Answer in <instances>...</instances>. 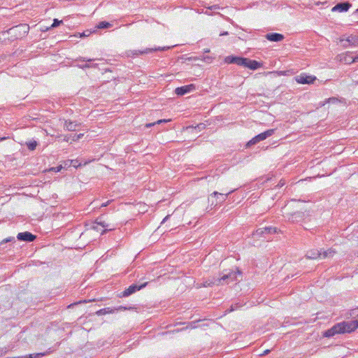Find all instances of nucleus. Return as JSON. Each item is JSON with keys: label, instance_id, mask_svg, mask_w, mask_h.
Masks as SVG:
<instances>
[{"label": "nucleus", "instance_id": "obj_1", "mask_svg": "<svg viewBox=\"0 0 358 358\" xmlns=\"http://www.w3.org/2000/svg\"><path fill=\"white\" fill-rule=\"evenodd\" d=\"M236 273L241 275V272L237 270L236 272H227L226 273H223V275L220 278H213V280H208L203 282V287H208L213 285H220L223 284H228L230 282L234 281L236 280Z\"/></svg>", "mask_w": 358, "mask_h": 358}, {"label": "nucleus", "instance_id": "obj_2", "mask_svg": "<svg viewBox=\"0 0 358 358\" xmlns=\"http://www.w3.org/2000/svg\"><path fill=\"white\" fill-rule=\"evenodd\" d=\"M29 31V26L27 24H20L9 29L10 39L16 40L27 36Z\"/></svg>", "mask_w": 358, "mask_h": 358}, {"label": "nucleus", "instance_id": "obj_3", "mask_svg": "<svg viewBox=\"0 0 358 358\" xmlns=\"http://www.w3.org/2000/svg\"><path fill=\"white\" fill-rule=\"evenodd\" d=\"M341 327V334L350 333L358 328V320H351L338 323Z\"/></svg>", "mask_w": 358, "mask_h": 358}, {"label": "nucleus", "instance_id": "obj_4", "mask_svg": "<svg viewBox=\"0 0 358 358\" xmlns=\"http://www.w3.org/2000/svg\"><path fill=\"white\" fill-rule=\"evenodd\" d=\"M247 58L238 56H227L224 58V62L227 64H235L241 66H244L246 64Z\"/></svg>", "mask_w": 358, "mask_h": 358}, {"label": "nucleus", "instance_id": "obj_5", "mask_svg": "<svg viewBox=\"0 0 358 358\" xmlns=\"http://www.w3.org/2000/svg\"><path fill=\"white\" fill-rule=\"evenodd\" d=\"M148 283V282H145L140 285H138L136 284H133V285H130L127 289H126L122 293V296H124V297L129 296V295H131V294L135 293L136 292L141 290V289L146 287Z\"/></svg>", "mask_w": 358, "mask_h": 358}, {"label": "nucleus", "instance_id": "obj_6", "mask_svg": "<svg viewBox=\"0 0 358 358\" xmlns=\"http://www.w3.org/2000/svg\"><path fill=\"white\" fill-rule=\"evenodd\" d=\"M196 89V87L194 84H190L187 85H184L182 87H177L175 90V93L177 95L182 96L187 93H189L194 91Z\"/></svg>", "mask_w": 358, "mask_h": 358}, {"label": "nucleus", "instance_id": "obj_7", "mask_svg": "<svg viewBox=\"0 0 358 358\" xmlns=\"http://www.w3.org/2000/svg\"><path fill=\"white\" fill-rule=\"evenodd\" d=\"M295 80L300 84H310L316 80L315 76H308L306 74H301L295 77Z\"/></svg>", "mask_w": 358, "mask_h": 358}, {"label": "nucleus", "instance_id": "obj_8", "mask_svg": "<svg viewBox=\"0 0 358 358\" xmlns=\"http://www.w3.org/2000/svg\"><path fill=\"white\" fill-rule=\"evenodd\" d=\"M17 238L19 241L32 242L36 238V236L32 234L31 232L24 231L19 233L17 236Z\"/></svg>", "mask_w": 358, "mask_h": 358}, {"label": "nucleus", "instance_id": "obj_9", "mask_svg": "<svg viewBox=\"0 0 358 358\" xmlns=\"http://www.w3.org/2000/svg\"><path fill=\"white\" fill-rule=\"evenodd\" d=\"M235 189L229 191L228 193L226 194H222L219 193L217 192H213L210 196L216 197V202L215 203V206H217L218 204H220L223 203L227 198L228 195L233 192Z\"/></svg>", "mask_w": 358, "mask_h": 358}, {"label": "nucleus", "instance_id": "obj_10", "mask_svg": "<svg viewBox=\"0 0 358 358\" xmlns=\"http://www.w3.org/2000/svg\"><path fill=\"white\" fill-rule=\"evenodd\" d=\"M352 6V4L349 3L348 1L346 2H341L337 3L335 6H334L331 9L332 12H346L348 11L350 8Z\"/></svg>", "mask_w": 358, "mask_h": 358}, {"label": "nucleus", "instance_id": "obj_11", "mask_svg": "<svg viewBox=\"0 0 358 358\" xmlns=\"http://www.w3.org/2000/svg\"><path fill=\"white\" fill-rule=\"evenodd\" d=\"M94 59H86L85 57H79L76 59V61H82V62H86L85 64H78V66L80 69H87V68H96L97 66L96 64H91V62H92Z\"/></svg>", "mask_w": 358, "mask_h": 358}, {"label": "nucleus", "instance_id": "obj_12", "mask_svg": "<svg viewBox=\"0 0 358 358\" xmlns=\"http://www.w3.org/2000/svg\"><path fill=\"white\" fill-rule=\"evenodd\" d=\"M337 334H341V327L340 325H338V324H335L331 329L327 330L324 333V336L329 338L334 336Z\"/></svg>", "mask_w": 358, "mask_h": 358}, {"label": "nucleus", "instance_id": "obj_13", "mask_svg": "<svg viewBox=\"0 0 358 358\" xmlns=\"http://www.w3.org/2000/svg\"><path fill=\"white\" fill-rule=\"evenodd\" d=\"M266 38L270 41L279 42L284 39V36L278 33H269L266 35Z\"/></svg>", "mask_w": 358, "mask_h": 358}, {"label": "nucleus", "instance_id": "obj_14", "mask_svg": "<svg viewBox=\"0 0 358 358\" xmlns=\"http://www.w3.org/2000/svg\"><path fill=\"white\" fill-rule=\"evenodd\" d=\"M262 64L256 61V60H252L249 58H247L246 64L245 65V67H247L251 70H256L260 67H262Z\"/></svg>", "mask_w": 358, "mask_h": 358}, {"label": "nucleus", "instance_id": "obj_15", "mask_svg": "<svg viewBox=\"0 0 358 358\" xmlns=\"http://www.w3.org/2000/svg\"><path fill=\"white\" fill-rule=\"evenodd\" d=\"M304 213L298 211L291 214L289 217H288V219L292 222H297L302 220L304 218Z\"/></svg>", "mask_w": 358, "mask_h": 358}, {"label": "nucleus", "instance_id": "obj_16", "mask_svg": "<svg viewBox=\"0 0 358 358\" xmlns=\"http://www.w3.org/2000/svg\"><path fill=\"white\" fill-rule=\"evenodd\" d=\"M322 255V253L316 249L310 250L307 252L306 257L309 259H316Z\"/></svg>", "mask_w": 358, "mask_h": 358}, {"label": "nucleus", "instance_id": "obj_17", "mask_svg": "<svg viewBox=\"0 0 358 358\" xmlns=\"http://www.w3.org/2000/svg\"><path fill=\"white\" fill-rule=\"evenodd\" d=\"M274 134V129H268L263 133H261L258 135H257V138H258V141L260 142L262 141L265 140L268 137L272 136Z\"/></svg>", "mask_w": 358, "mask_h": 358}, {"label": "nucleus", "instance_id": "obj_18", "mask_svg": "<svg viewBox=\"0 0 358 358\" xmlns=\"http://www.w3.org/2000/svg\"><path fill=\"white\" fill-rule=\"evenodd\" d=\"M80 126V124H77L74 122H72L71 120H66L64 124V127L68 131H76L77 129V127Z\"/></svg>", "mask_w": 358, "mask_h": 358}, {"label": "nucleus", "instance_id": "obj_19", "mask_svg": "<svg viewBox=\"0 0 358 358\" xmlns=\"http://www.w3.org/2000/svg\"><path fill=\"white\" fill-rule=\"evenodd\" d=\"M6 41H13L10 39V33L9 32V29L0 32V42H6Z\"/></svg>", "mask_w": 358, "mask_h": 358}, {"label": "nucleus", "instance_id": "obj_20", "mask_svg": "<svg viewBox=\"0 0 358 358\" xmlns=\"http://www.w3.org/2000/svg\"><path fill=\"white\" fill-rule=\"evenodd\" d=\"M345 41L348 43V45H343V47L348 48L349 46L355 45L358 43V38L353 36H348Z\"/></svg>", "mask_w": 358, "mask_h": 358}, {"label": "nucleus", "instance_id": "obj_21", "mask_svg": "<svg viewBox=\"0 0 358 358\" xmlns=\"http://www.w3.org/2000/svg\"><path fill=\"white\" fill-rule=\"evenodd\" d=\"M170 47H157V48H146L145 50H143V51H138L139 52V54H147V53H150V52H155V51H157V50H167V49H169Z\"/></svg>", "mask_w": 358, "mask_h": 358}, {"label": "nucleus", "instance_id": "obj_22", "mask_svg": "<svg viewBox=\"0 0 358 358\" xmlns=\"http://www.w3.org/2000/svg\"><path fill=\"white\" fill-rule=\"evenodd\" d=\"M26 145L29 150H34L38 145L36 141H29L26 143Z\"/></svg>", "mask_w": 358, "mask_h": 358}, {"label": "nucleus", "instance_id": "obj_23", "mask_svg": "<svg viewBox=\"0 0 358 358\" xmlns=\"http://www.w3.org/2000/svg\"><path fill=\"white\" fill-rule=\"evenodd\" d=\"M265 234H275L278 232V229L273 227H264Z\"/></svg>", "mask_w": 358, "mask_h": 358}, {"label": "nucleus", "instance_id": "obj_24", "mask_svg": "<svg viewBox=\"0 0 358 358\" xmlns=\"http://www.w3.org/2000/svg\"><path fill=\"white\" fill-rule=\"evenodd\" d=\"M52 352V351L50 350V348L44 352H40V353H35V354H31L33 356V358H39V357H42L43 356H45V355H50V353Z\"/></svg>", "mask_w": 358, "mask_h": 358}, {"label": "nucleus", "instance_id": "obj_25", "mask_svg": "<svg viewBox=\"0 0 358 358\" xmlns=\"http://www.w3.org/2000/svg\"><path fill=\"white\" fill-rule=\"evenodd\" d=\"M111 26H112L111 24H110L109 22L103 21V22H101L99 23V24L97 25V28L108 29V28H110Z\"/></svg>", "mask_w": 358, "mask_h": 358}, {"label": "nucleus", "instance_id": "obj_26", "mask_svg": "<svg viewBox=\"0 0 358 358\" xmlns=\"http://www.w3.org/2000/svg\"><path fill=\"white\" fill-rule=\"evenodd\" d=\"M335 251L332 249H329L327 251H324L322 255L324 258L329 257H333V255L335 254Z\"/></svg>", "mask_w": 358, "mask_h": 358}, {"label": "nucleus", "instance_id": "obj_27", "mask_svg": "<svg viewBox=\"0 0 358 358\" xmlns=\"http://www.w3.org/2000/svg\"><path fill=\"white\" fill-rule=\"evenodd\" d=\"M170 121V120H166V119H162V120H159L155 122H153V123H148V124H145V127L147 128H150L154 125H155L156 124H161V123H163V122H167Z\"/></svg>", "mask_w": 358, "mask_h": 358}, {"label": "nucleus", "instance_id": "obj_28", "mask_svg": "<svg viewBox=\"0 0 358 358\" xmlns=\"http://www.w3.org/2000/svg\"><path fill=\"white\" fill-rule=\"evenodd\" d=\"M95 224H97V225L101 226L102 227H104V228L108 227V224H106L104 221H103L101 217H98L96 220Z\"/></svg>", "mask_w": 358, "mask_h": 358}, {"label": "nucleus", "instance_id": "obj_29", "mask_svg": "<svg viewBox=\"0 0 358 358\" xmlns=\"http://www.w3.org/2000/svg\"><path fill=\"white\" fill-rule=\"evenodd\" d=\"M259 141H258V138L257 136H255L252 138L250 141H249L246 144V148H250V146L257 144Z\"/></svg>", "mask_w": 358, "mask_h": 358}, {"label": "nucleus", "instance_id": "obj_30", "mask_svg": "<svg viewBox=\"0 0 358 358\" xmlns=\"http://www.w3.org/2000/svg\"><path fill=\"white\" fill-rule=\"evenodd\" d=\"M109 309H110L109 308H102V309L98 310L96 313L98 315H104L106 313H113V310H110Z\"/></svg>", "mask_w": 358, "mask_h": 358}, {"label": "nucleus", "instance_id": "obj_31", "mask_svg": "<svg viewBox=\"0 0 358 358\" xmlns=\"http://www.w3.org/2000/svg\"><path fill=\"white\" fill-rule=\"evenodd\" d=\"M253 234L257 236H262L264 235L265 234L264 227L257 229Z\"/></svg>", "mask_w": 358, "mask_h": 358}, {"label": "nucleus", "instance_id": "obj_32", "mask_svg": "<svg viewBox=\"0 0 358 358\" xmlns=\"http://www.w3.org/2000/svg\"><path fill=\"white\" fill-rule=\"evenodd\" d=\"M83 136H84L83 134L72 135V141H76L80 139L81 138H83Z\"/></svg>", "mask_w": 358, "mask_h": 358}, {"label": "nucleus", "instance_id": "obj_33", "mask_svg": "<svg viewBox=\"0 0 358 358\" xmlns=\"http://www.w3.org/2000/svg\"><path fill=\"white\" fill-rule=\"evenodd\" d=\"M242 305L241 304H239V303H236V304H234V305H231V308L229 309V312H231L233 310H236L237 308L241 307Z\"/></svg>", "mask_w": 358, "mask_h": 358}, {"label": "nucleus", "instance_id": "obj_34", "mask_svg": "<svg viewBox=\"0 0 358 358\" xmlns=\"http://www.w3.org/2000/svg\"><path fill=\"white\" fill-rule=\"evenodd\" d=\"M62 22V21L58 20L57 19H55L51 27H56L59 26Z\"/></svg>", "mask_w": 358, "mask_h": 358}, {"label": "nucleus", "instance_id": "obj_35", "mask_svg": "<svg viewBox=\"0 0 358 358\" xmlns=\"http://www.w3.org/2000/svg\"><path fill=\"white\" fill-rule=\"evenodd\" d=\"M354 57H352L350 56H346L344 57V62L347 64H351L353 62H352V59H353Z\"/></svg>", "mask_w": 358, "mask_h": 358}, {"label": "nucleus", "instance_id": "obj_36", "mask_svg": "<svg viewBox=\"0 0 358 358\" xmlns=\"http://www.w3.org/2000/svg\"><path fill=\"white\" fill-rule=\"evenodd\" d=\"M14 240H15L14 237L6 238L3 239L1 243L2 244V243H8V242L13 241Z\"/></svg>", "mask_w": 358, "mask_h": 358}, {"label": "nucleus", "instance_id": "obj_37", "mask_svg": "<svg viewBox=\"0 0 358 358\" xmlns=\"http://www.w3.org/2000/svg\"><path fill=\"white\" fill-rule=\"evenodd\" d=\"M62 169V166H57V167L52 168V170L54 171L55 172H59V171H61Z\"/></svg>", "mask_w": 358, "mask_h": 358}, {"label": "nucleus", "instance_id": "obj_38", "mask_svg": "<svg viewBox=\"0 0 358 358\" xmlns=\"http://www.w3.org/2000/svg\"><path fill=\"white\" fill-rule=\"evenodd\" d=\"M196 128H198L199 130H200L201 129H204V128H205V124H198V125L195 127V129H196Z\"/></svg>", "mask_w": 358, "mask_h": 358}, {"label": "nucleus", "instance_id": "obj_39", "mask_svg": "<svg viewBox=\"0 0 358 358\" xmlns=\"http://www.w3.org/2000/svg\"><path fill=\"white\" fill-rule=\"evenodd\" d=\"M237 270H238V271L241 273V271L238 268H236V271H231V272H236V271H237ZM238 276H240V277H241V275H239L238 273H236V278H238ZM236 280H239V279H238V278H237ZM240 280H242V278H240Z\"/></svg>", "mask_w": 358, "mask_h": 358}, {"label": "nucleus", "instance_id": "obj_40", "mask_svg": "<svg viewBox=\"0 0 358 358\" xmlns=\"http://www.w3.org/2000/svg\"><path fill=\"white\" fill-rule=\"evenodd\" d=\"M94 230H96V231H99V225H97V224H95L92 226V227Z\"/></svg>", "mask_w": 358, "mask_h": 358}, {"label": "nucleus", "instance_id": "obj_41", "mask_svg": "<svg viewBox=\"0 0 358 358\" xmlns=\"http://www.w3.org/2000/svg\"><path fill=\"white\" fill-rule=\"evenodd\" d=\"M111 202V201H106V203H103L101 204V207H106L107 206H108V204Z\"/></svg>", "mask_w": 358, "mask_h": 358}, {"label": "nucleus", "instance_id": "obj_42", "mask_svg": "<svg viewBox=\"0 0 358 358\" xmlns=\"http://www.w3.org/2000/svg\"><path fill=\"white\" fill-rule=\"evenodd\" d=\"M70 138L72 139V135H69V136H66L65 138H64V141L68 142Z\"/></svg>", "mask_w": 358, "mask_h": 358}, {"label": "nucleus", "instance_id": "obj_43", "mask_svg": "<svg viewBox=\"0 0 358 358\" xmlns=\"http://www.w3.org/2000/svg\"><path fill=\"white\" fill-rule=\"evenodd\" d=\"M336 101V98H329L328 100H327V102H330V101H333V102H335Z\"/></svg>", "mask_w": 358, "mask_h": 358}, {"label": "nucleus", "instance_id": "obj_44", "mask_svg": "<svg viewBox=\"0 0 358 358\" xmlns=\"http://www.w3.org/2000/svg\"><path fill=\"white\" fill-rule=\"evenodd\" d=\"M352 62H358V55L355 56L352 59Z\"/></svg>", "mask_w": 358, "mask_h": 358}, {"label": "nucleus", "instance_id": "obj_45", "mask_svg": "<svg viewBox=\"0 0 358 358\" xmlns=\"http://www.w3.org/2000/svg\"><path fill=\"white\" fill-rule=\"evenodd\" d=\"M169 217H170V215H167V216H166V217L164 218V220H163V221H162V223H163V222H166V221L169 218Z\"/></svg>", "mask_w": 358, "mask_h": 358}, {"label": "nucleus", "instance_id": "obj_46", "mask_svg": "<svg viewBox=\"0 0 358 358\" xmlns=\"http://www.w3.org/2000/svg\"><path fill=\"white\" fill-rule=\"evenodd\" d=\"M269 352H270V350H265V351L262 354V355H267Z\"/></svg>", "mask_w": 358, "mask_h": 358}, {"label": "nucleus", "instance_id": "obj_47", "mask_svg": "<svg viewBox=\"0 0 358 358\" xmlns=\"http://www.w3.org/2000/svg\"><path fill=\"white\" fill-rule=\"evenodd\" d=\"M127 309L126 307H123V306H120L117 310H126Z\"/></svg>", "mask_w": 358, "mask_h": 358}, {"label": "nucleus", "instance_id": "obj_48", "mask_svg": "<svg viewBox=\"0 0 358 358\" xmlns=\"http://www.w3.org/2000/svg\"><path fill=\"white\" fill-rule=\"evenodd\" d=\"M110 230H112V229H104L101 232V234H103L104 233H106L107 231H110Z\"/></svg>", "mask_w": 358, "mask_h": 358}, {"label": "nucleus", "instance_id": "obj_49", "mask_svg": "<svg viewBox=\"0 0 358 358\" xmlns=\"http://www.w3.org/2000/svg\"><path fill=\"white\" fill-rule=\"evenodd\" d=\"M7 138L6 137H2V138H0V141H3V140H5Z\"/></svg>", "mask_w": 358, "mask_h": 358}, {"label": "nucleus", "instance_id": "obj_50", "mask_svg": "<svg viewBox=\"0 0 358 358\" xmlns=\"http://www.w3.org/2000/svg\"><path fill=\"white\" fill-rule=\"evenodd\" d=\"M7 138L6 137H2V138H0V141H3V140H5Z\"/></svg>", "mask_w": 358, "mask_h": 358}, {"label": "nucleus", "instance_id": "obj_51", "mask_svg": "<svg viewBox=\"0 0 358 358\" xmlns=\"http://www.w3.org/2000/svg\"><path fill=\"white\" fill-rule=\"evenodd\" d=\"M283 185H284V183H280H280L278 184V186H279V187H282Z\"/></svg>", "mask_w": 358, "mask_h": 358}, {"label": "nucleus", "instance_id": "obj_52", "mask_svg": "<svg viewBox=\"0 0 358 358\" xmlns=\"http://www.w3.org/2000/svg\"><path fill=\"white\" fill-rule=\"evenodd\" d=\"M227 34H228V32H224V33L222 34L221 35H227Z\"/></svg>", "mask_w": 358, "mask_h": 358}, {"label": "nucleus", "instance_id": "obj_53", "mask_svg": "<svg viewBox=\"0 0 358 358\" xmlns=\"http://www.w3.org/2000/svg\"><path fill=\"white\" fill-rule=\"evenodd\" d=\"M215 7H216V6H213L210 8L212 9L213 8H215Z\"/></svg>", "mask_w": 358, "mask_h": 358}, {"label": "nucleus", "instance_id": "obj_54", "mask_svg": "<svg viewBox=\"0 0 358 358\" xmlns=\"http://www.w3.org/2000/svg\"><path fill=\"white\" fill-rule=\"evenodd\" d=\"M355 12H356V13H358V8L356 10V11H355Z\"/></svg>", "mask_w": 358, "mask_h": 358}]
</instances>
